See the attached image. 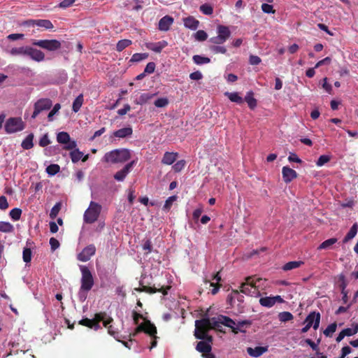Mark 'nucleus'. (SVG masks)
Instances as JSON below:
<instances>
[{"label": "nucleus", "mask_w": 358, "mask_h": 358, "mask_svg": "<svg viewBox=\"0 0 358 358\" xmlns=\"http://www.w3.org/2000/svg\"><path fill=\"white\" fill-rule=\"evenodd\" d=\"M250 324V322L248 320L238 321L237 323L230 317L220 315L217 317H212V329H215L220 332L224 333L222 325L229 327L234 334H238L241 330V327L244 325Z\"/></svg>", "instance_id": "nucleus-1"}, {"label": "nucleus", "mask_w": 358, "mask_h": 358, "mask_svg": "<svg viewBox=\"0 0 358 358\" xmlns=\"http://www.w3.org/2000/svg\"><path fill=\"white\" fill-rule=\"evenodd\" d=\"M144 332L146 334L149 335L151 337L152 341L151 345L150 346V350H152L153 348H155L157 345V338H159L157 336V327L152 324L150 320H145L144 322L140 324L134 330L133 333L129 334V342H132V337L136 336L138 333Z\"/></svg>", "instance_id": "nucleus-2"}, {"label": "nucleus", "mask_w": 358, "mask_h": 358, "mask_svg": "<svg viewBox=\"0 0 358 358\" xmlns=\"http://www.w3.org/2000/svg\"><path fill=\"white\" fill-rule=\"evenodd\" d=\"M131 158V152L127 148L115 149L106 152L103 162L110 164H122Z\"/></svg>", "instance_id": "nucleus-3"}, {"label": "nucleus", "mask_w": 358, "mask_h": 358, "mask_svg": "<svg viewBox=\"0 0 358 358\" xmlns=\"http://www.w3.org/2000/svg\"><path fill=\"white\" fill-rule=\"evenodd\" d=\"M212 329V318H202L195 321V329L194 335L197 339H203L208 336V331Z\"/></svg>", "instance_id": "nucleus-4"}, {"label": "nucleus", "mask_w": 358, "mask_h": 358, "mask_svg": "<svg viewBox=\"0 0 358 358\" xmlns=\"http://www.w3.org/2000/svg\"><path fill=\"white\" fill-rule=\"evenodd\" d=\"M80 270L82 275L79 294H81L83 292L87 293L90 291L94 284V281L92 273L87 266L80 265Z\"/></svg>", "instance_id": "nucleus-5"}, {"label": "nucleus", "mask_w": 358, "mask_h": 358, "mask_svg": "<svg viewBox=\"0 0 358 358\" xmlns=\"http://www.w3.org/2000/svg\"><path fill=\"white\" fill-rule=\"evenodd\" d=\"M102 207L98 203L91 201L89 207L85 211L83 215L84 222L87 224H92L95 222L101 212Z\"/></svg>", "instance_id": "nucleus-6"}, {"label": "nucleus", "mask_w": 358, "mask_h": 358, "mask_svg": "<svg viewBox=\"0 0 358 358\" xmlns=\"http://www.w3.org/2000/svg\"><path fill=\"white\" fill-rule=\"evenodd\" d=\"M106 316L107 313L106 312H99L94 315L93 319L83 318L78 322V324L97 331L101 328L99 322H102Z\"/></svg>", "instance_id": "nucleus-7"}, {"label": "nucleus", "mask_w": 358, "mask_h": 358, "mask_svg": "<svg viewBox=\"0 0 358 358\" xmlns=\"http://www.w3.org/2000/svg\"><path fill=\"white\" fill-rule=\"evenodd\" d=\"M4 127L8 134H13L22 131L25 124L21 117H10L6 120Z\"/></svg>", "instance_id": "nucleus-8"}, {"label": "nucleus", "mask_w": 358, "mask_h": 358, "mask_svg": "<svg viewBox=\"0 0 358 358\" xmlns=\"http://www.w3.org/2000/svg\"><path fill=\"white\" fill-rule=\"evenodd\" d=\"M240 288L242 293L251 296H257L259 294V291L256 286V282L252 277H248L245 279V282L241 284Z\"/></svg>", "instance_id": "nucleus-9"}, {"label": "nucleus", "mask_w": 358, "mask_h": 358, "mask_svg": "<svg viewBox=\"0 0 358 358\" xmlns=\"http://www.w3.org/2000/svg\"><path fill=\"white\" fill-rule=\"evenodd\" d=\"M32 45L38 46L49 51H55L61 48V43L58 40H32Z\"/></svg>", "instance_id": "nucleus-10"}, {"label": "nucleus", "mask_w": 358, "mask_h": 358, "mask_svg": "<svg viewBox=\"0 0 358 358\" xmlns=\"http://www.w3.org/2000/svg\"><path fill=\"white\" fill-rule=\"evenodd\" d=\"M52 106V101L48 98L40 99L34 103V110L31 118L35 119L43 110H49Z\"/></svg>", "instance_id": "nucleus-11"}, {"label": "nucleus", "mask_w": 358, "mask_h": 358, "mask_svg": "<svg viewBox=\"0 0 358 358\" xmlns=\"http://www.w3.org/2000/svg\"><path fill=\"white\" fill-rule=\"evenodd\" d=\"M141 287L135 288L134 290L138 292H146L149 294H155L156 292H161L163 295L166 296L168 294V291L171 289V286L161 287L160 288H156L155 287H148L143 285L142 282H139Z\"/></svg>", "instance_id": "nucleus-12"}, {"label": "nucleus", "mask_w": 358, "mask_h": 358, "mask_svg": "<svg viewBox=\"0 0 358 358\" xmlns=\"http://www.w3.org/2000/svg\"><path fill=\"white\" fill-rule=\"evenodd\" d=\"M103 326L108 329V332L110 335L113 336L117 341L121 342V341L117 338L118 332L115 329L113 325L110 324L113 322V319L107 315L105 319L102 320ZM122 344L128 348H131L129 345V343L127 341H122Z\"/></svg>", "instance_id": "nucleus-13"}, {"label": "nucleus", "mask_w": 358, "mask_h": 358, "mask_svg": "<svg viewBox=\"0 0 358 358\" xmlns=\"http://www.w3.org/2000/svg\"><path fill=\"white\" fill-rule=\"evenodd\" d=\"M96 247L94 244H90L83 249V250L77 255V259L78 261L85 262L90 259V258L95 255Z\"/></svg>", "instance_id": "nucleus-14"}, {"label": "nucleus", "mask_w": 358, "mask_h": 358, "mask_svg": "<svg viewBox=\"0 0 358 358\" xmlns=\"http://www.w3.org/2000/svg\"><path fill=\"white\" fill-rule=\"evenodd\" d=\"M199 341L196 346V350L201 352L202 355L206 352H210L212 350L213 336H208Z\"/></svg>", "instance_id": "nucleus-15"}, {"label": "nucleus", "mask_w": 358, "mask_h": 358, "mask_svg": "<svg viewBox=\"0 0 358 358\" xmlns=\"http://www.w3.org/2000/svg\"><path fill=\"white\" fill-rule=\"evenodd\" d=\"M136 164V161L133 160L129 163L127 164L123 169L116 172L114 175V178L117 181H123L127 174L131 171V169Z\"/></svg>", "instance_id": "nucleus-16"}, {"label": "nucleus", "mask_w": 358, "mask_h": 358, "mask_svg": "<svg viewBox=\"0 0 358 358\" xmlns=\"http://www.w3.org/2000/svg\"><path fill=\"white\" fill-rule=\"evenodd\" d=\"M282 175L283 181L285 183H289L294 179L297 178V173L289 166H283L282 169Z\"/></svg>", "instance_id": "nucleus-17"}, {"label": "nucleus", "mask_w": 358, "mask_h": 358, "mask_svg": "<svg viewBox=\"0 0 358 358\" xmlns=\"http://www.w3.org/2000/svg\"><path fill=\"white\" fill-rule=\"evenodd\" d=\"M320 314L315 311L311 312L306 318L305 322L313 327L316 330L320 325Z\"/></svg>", "instance_id": "nucleus-18"}, {"label": "nucleus", "mask_w": 358, "mask_h": 358, "mask_svg": "<svg viewBox=\"0 0 358 358\" xmlns=\"http://www.w3.org/2000/svg\"><path fill=\"white\" fill-rule=\"evenodd\" d=\"M174 19L170 15H165L162 17L158 24V29L162 31H167L173 24Z\"/></svg>", "instance_id": "nucleus-19"}, {"label": "nucleus", "mask_w": 358, "mask_h": 358, "mask_svg": "<svg viewBox=\"0 0 358 358\" xmlns=\"http://www.w3.org/2000/svg\"><path fill=\"white\" fill-rule=\"evenodd\" d=\"M27 56L30 57L32 59L36 62H41L45 59V54L37 49L29 46L27 49Z\"/></svg>", "instance_id": "nucleus-20"}, {"label": "nucleus", "mask_w": 358, "mask_h": 358, "mask_svg": "<svg viewBox=\"0 0 358 358\" xmlns=\"http://www.w3.org/2000/svg\"><path fill=\"white\" fill-rule=\"evenodd\" d=\"M167 45L168 43L166 41H161L157 43H147L146 47L148 49L155 52L159 53L165 47L167 46Z\"/></svg>", "instance_id": "nucleus-21"}, {"label": "nucleus", "mask_w": 358, "mask_h": 358, "mask_svg": "<svg viewBox=\"0 0 358 358\" xmlns=\"http://www.w3.org/2000/svg\"><path fill=\"white\" fill-rule=\"evenodd\" d=\"M268 351V346L262 347L257 346L255 348H248L247 352L248 354L252 357H259L262 355L264 353Z\"/></svg>", "instance_id": "nucleus-22"}, {"label": "nucleus", "mask_w": 358, "mask_h": 358, "mask_svg": "<svg viewBox=\"0 0 358 358\" xmlns=\"http://www.w3.org/2000/svg\"><path fill=\"white\" fill-rule=\"evenodd\" d=\"M183 22L185 27L192 30H196L199 24V21L192 16L183 18Z\"/></svg>", "instance_id": "nucleus-23"}, {"label": "nucleus", "mask_w": 358, "mask_h": 358, "mask_svg": "<svg viewBox=\"0 0 358 358\" xmlns=\"http://www.w3.org/2000/svg\"><path fill=\"white\" fill-rule=\"evenodd\" d=\"M133 130L131 127H125L117 131H115L113 134V136L124 138L128 136H131Z\"/></svg>", "instance_id": "nucleus-24"}, {"label": "nucleus", "mask_w": 358, "mask_h": 358, "mask_svg": "<svg viewBox=\"0 0 358 358\" xmlns=\"http://www.w3.org/2000/svg\"><path fill=\"white\" fill-rule=\"evenodd\" d=\"M217 35L225 42L231 36V31L228 27L219 25L217 27Z\"/></svg>", "instance_id": "nucleus-25"}, {"label": "nucleus", "mask_w": 358, "mask_h": 358, "mask_svg": "<svg viewBox=\"0 0 358 358\" xmlns=\"http://www.w3.org/2000/svg\"><path fill=\"white\" fill-rule=\"evenodd\" d=\"M177 157V152H166L163 156L162 162L164 164L171 165L176 160Z\"/></svg>", "instance_id": "nucleus-26"}, {"label": "nucleus", "mask_w": 358, "mask_h": 358, "mask_svg": "<svg viewBox=\"0 0 358 358\" xmlns=\"http://www.w3.org/2000/svg\"><path fill=\"white\" fill-rule=\"evenodd\" d=\"M357 231H358V224L357 222H355L351 227L350 231L348 232V234H346V236L343 238V242L344 243H346L352 239L356 236V234L357 233Z\"/></svg>", "instance_id": "nucleus-27"}, {"label": "nucleus", "mask_w": 358, "mask_h": 358, "mask_svg": "<svg viewBox=\"0 0 358 358\" xmlns=\"http://www.w3.org/2000/svg\"><path fill=\"white\" fill-rule=\"evenodd\" d=\"M245 101L247 102L249 108L253 110L257 104V99L254 97V93L252 91L248 92L245 96Z\"/></svg>", "instance_id": "nucleus-28"}, {"label": "nucleus", "mask_w": 358, "mask_h": 358, "mask_svg": "<svg viewBox=\"0 0 358 358\" xmlns=\"http://www.w3.org/2000/svg\"><path fill=\"white\" fill-rule=\"evenodd\" d=\"M155 95H156V94L143 93L136 100V103L138 104V105H143V104L146 103L148 101L152 99Z\"/></svg>", "instance_id": "nucleus-29"}, {"label": "nucleus", "mask_w": 358, "mask_h": 358, "mask_svg": "<svg viewBox=\"0 0 358 358\" xmlns=\"http://www.w3.org/2000/svg\"><path fill=\"white\" fill-rule=\"evenodd\" d=\"M224 95L228 97V99L238 104H242L243 103V99L238 95L237 92H225Z\"/></svg>", "instance_id": "nucleus-30"}, {"label": "nucleus", "mask_w": 358, "mask_h": 358, "mask_svg": "<svg viewBox=\"0 0 358 358\" xmlns=\"http://www.w3.org/2000/svg\"><path fill=\"white\" fill-rule=\"evenodd\" d=\"M34 134L32 133L29 134L22 142V147L24 150H29L34 147L33 143Z\"/></svg>", "instance_id": "nucleus-31"}, {"label": "nucleus", "mask_w": 358, "mask_h": 358, "mask_svg": "<svg viewBox=\"0 0 358 358\" xmlns=\"http://www.w3.org/2000/svg\"><path fill=\"white\" fill-rule=\"evenodd\" d=\"M303 264V262L302 261L289 262L282 266V270L285 271H290L294 268H297Z\"/></svg>", "instance_id": "nucleus-32"}, {"label": "nucleus", "mask_w": 358, "mask_h": 358, "mask_svg": "<svg viewBox=\"0 0 358 358\" xmlns=\"http://www.w3.org/2000/svg\"><path fill=\"white\" fill-rule=\"evenodd\" d=\"M29 48V46H22L19 48H13L10 50V53L12 55L17 56V55H22V56H27V49Z\"/></svg>", "instance_id": "nucleus-33"}, {"label": "nucleus", "mask_w": 358, "mask_h": 358, "mask_svg": "<svg viewBox=\"0 0 358 358\" xmlns=\"http://www.w3.org/2000/svg\"><path fill=\"white\" fill-rule=\"evenodd\" d=\"M83 103V94H80L73 101V106H72V110L75 113L78 112L79 110L80 109Z\"/></svg>", "instance_id": "nucleus-34"}, {"label": "nucleus", "mask_w": 358, "mask_h": 358, "mask_svg": "<svg viewBox=\"0 0 358 358\" xmlns=\"http://www.w3.org/2000/svg\"><path fill=\"white\" fill-rule=\"evenodd\" d=\"M14 227L8 222L0 221V231L3 233H12Z\"/></svg>", "instance_id": "nucleus-35"}, {"label": "nucleus", "mask_w": 358, "mask_h": 358, "mask_svg": "<svg viewBox=\"0 0 358 358\" xmlns=\"http://www.w3.org/2000/svg\"><path fill=\"white\" fill-rule=\"evenodd\" d=\"M36 26L43 27L45 29H52L54 26L49 20H36Z\"/></svg>", "instance_id": "nucleus-36"}, {"label": "nucleus", "mask_w": 358, "mask_h": 358, "mask_svg": "<svg viewBox=\"0 0 358 358\" xmlns=\"http://www.w3.org/2000/svg\"><path fill=\"white\" fill-rule=\"evenodd\" d=\"M259 303L264 307L271 308L275 305V301L272 296L262 297L259 299Z\"/></svg>", "instance_id": "nucleus-37"}, {"label": "nucleus", "mask_w": 358, "mask_h": 358, "mask_svg": "<svg viewBox=\"0 0 358 358\" xmlns=\"http://www.w3.org/2000/svg\"><path fill=\"white\" fill-rule=\"evenodd\" d=\"M71 139L69 134L65 131L59 132L57 135V141L61 144L68 143Z\"/></svg>", "instance_id": "nucleus-38"}, {"label": "nucleus", "mask_w": 358, "mask_h": 358, "mask_svg": "<svg viewBox=\"0 0 358 358\" xmlns=\"http://www.w3.org/2000/svg\"><path fill=\"white\" fill-rule=\"evenodd\" d=\"M132 42L131 40L129 39H122L117 42L116 45V50L118 52H122L123 50H124L127 47L131 45Z\"/></svg>", "instance_id": "nucleus-39"}, {"label": "nucleus", "mask_w": 358, "mask_h": 358, "mask_svg": "<svg viewBox=\"0 0 358 358\" xmlns=\"http://www.w3.org/2000/svg\"><path fill=\"white\" fill-rule=\"evenodd\" d=\"M338 241V239L336 238H331L327 239L322 242L317 248V250H321L324 249H327L332 245L335 244Z\"/></svg>", "instance_id": "nucleus-40"}, {"label": "nucleus", "mask_w": 358, "mask_h": 358, "mask_svg": "<svg viewBox=\"0 0 358 358\" xmlns=\"http://www.w3.org/2000/svg\"><path fill=\"white\" fill-rule=\"evenodd\" d=\"M83 156V153L78 149H75L70 152V157L72 162H78Z\"/></svg>", "instance_id": "nucleus-41"}, {"label": "nucleus", "mask_w": 358, "mask_h": 358, "mask_svg": "<svg viewBox=\"0 0 358 358\" xmlns=\"http://www.w3.org/2000/svg\"><path fill=\"white\" fill-rule=\"evenodd\" d=\"M192 59L197 65L208 64L210 62V58L198 55L193 56Z\"/></svg>", "instance_id": "nucleus-42"}, {"label": "nucleus", "mask_w": 358, "mask_h": 358, "mask_svg": "<svg viewBox=\"0 0 358 358\" xmlns=\"http://www.w3.org/2000/svg\"><path fill=\"white\" fill-rule=\"evenodd\" d=\"M22 212V211L20 208H15L10 211L9 215L13 220L17 221L21 217Z\"/></svg>", "instance_id": "nucleus-43"}, {"label": "nucleus", "mask_w": 358, "mask_h": 358, "mask_svg": "<svg viewBox=\"0 0 358 358\" xmlns=\"http://www.w3.org/2000/svg\"><path fill=\"white\" fill-rule=\"evenodd\" d=\"M200 11L206 15H210L213 13V8L209 3L202 4L199 8Z\"/></svg>", "instance_id": "nucleus-44"}, {"label": "nucleus", "mask_w": 358, "mask_h": 358, "mask_svg": "<svg viewBox=\"0 0 358 358\" xmlns=\"http://www.w3.org/2000/svg\"><path fill=\"white\" fill-rule=\"evenodd\" d=\"M59 171L60 166L56 164H50L46 168V172L50 176H54L59 173Z\"/></svg>", "instance_id": "nucleus-45"}, {"label": "nucleus", "mask_w": 358, "mask_h": 358, "mask_svg": "<svg viewBox=\"0 0 358 358\" xmlns=\"http://www.w3.org/2000/svg\"><path fill=\"white\" fill-rule=\"evenodd\" d=\"M345 336H352L358 332V323L352 324V328H346L343 330Z\"/></svg>", "instance_id": "nucleus-46"}, {"label": "nucleus", "mask_w": 358, "mask_h": 358, "mask_svg": "<svg viewBox=\"0 0 358 358\" xmlns=\"http://www.w3.org/2000/svg\"><path fill=\"white\" fill-rule=\"evenodd\" d=\"M32 252L30 248H24L22 252L23 261L26 263H29L31 260Z\"/></svg>", "instance_id": "nucleus-47"}, {"label": "nucleus", "mask_w": 358, "mask_h": 358, "mask_svg": "<svg viewBox=\"0 0 358 358\" xmlns=\"http://www.w3.org/2000/svg\"><path fill=\"white\" fill-rule=\"evenodd\" d=\"M337 328V324L336 322H334L329 324L326 329L324 331V334L326 336L331 337L332 334L336 331Z\"/></svg>", "instance_id": "nucleus-48"}, {"label": "nucleus", "mask_w": 358, "mask_h": 358, "mask_svg": "<svg viewBox=\"0 0 358 358\" xmlns=\"http://www.w3.org/2000/svg\"><path fill=\"white\" fill-rule=\"evenodd\" d=\"M278 316L280 321L283 322L290 321L293 319V315L291 313L287 311L280 313Z\"/></svg>", "instance_id": "nucleus-49"}, {"label": "nucleus", "mask_w": 358, "mask_h": 358, "mask_svg": "<svg viewBox=\"0 0 358 358\" xmlns=\"http://www.w3.org/2000/svg\"><path fill=\"white\" fill-rule=\"evenodd\" d=\"M148 57L147 53H135L132 55L131 61L134 62H138L143 59H145Z\"/></svg>", "instance_id": "nucleus-50"}, {"label": "nucleus", "mask_w": 358, "mask_h": 358, "mask_svg": "<svg viewBox=\"0 0 358 358\" xmlns=\"http://www.w3.org/2000/svg\"><path fill=\"white\" fill-rule=\"evenodd\" d=\"M61 207H62V204L61 203H57L50 210V217L52 218V219H55L59 210H61Z\"/></svg>", "instance_id": "nucleus-51"}, {"label": "nucleus", "mask_w": 358, "mask_h": 358, "mask_svg": "<svg viewBox=\"0 0 358 358\" xmlns=\"http://www.w3.org/2000/svg\"><path fill=\"white\" fill-rule=\"evenodd\" d=\"M195 39L198 41H204L208 38V34L203 30H199L194 34Z\"/></svg>", "instance_id": "nucleus-52"}, {"label": "nucleus", "mask_w": 358, "mask_h": 358, "mask_svg": "<svg viewBox=\"0 0 358 358\" xmlns=\"http://www.w3.org/2000/svg\"><path fill=\"white\" fill-rule=\"evenodd\" d=\"M331 159V157L329 155H323L320 156L317 161L316 162V165L317 166H322L324 165L326 163L329 162Z\"/></svg>", "instance_id": "nucleus-53"}, {"label": "nucleus", "mask_w": 358, "mask_h": 358, "mask_svg": "<svg viewBox=\"0 0 358 358\" xmlns=\"http://www.w3.org/2000/svg\"><path fill=\"white\" fill-rule=\"evenodd\" d=\"M154 104L157 108H163L169 104V99L165 97L159 98L155 101Z\"/></svg>", "instance_id": "nucleus-54"}, {"label": "nucleus", "mask_w": 358, "mask_h": 358, "mask_svg": "<svg viewBox=\"0 0 358 358\" xmlns=\"http://www.w3.org/2000/svg\"><path fill=\"white\" fill-rule=\"evenodd\" d=\"M61 105L59 103H56L51 111L48 115V121L51 122L53 120V116L60 110Z\"/></svg>", "instance_id": "nucleus-55"}, {"label": "nucleus", "mask_w": 358, "mask_h": 358, "mask_svg": "<svg viewBox=\"0 0 358 358\" xmlns=\"http://www.w3.org/2000/svg\"><path fill=\"white\" fill-rule=\"evenodd\" d=\"M49 144H50V141L49 139V137H48V134H45L39 140V142H38V145L41 146V147H45L47 145H48Z\"/></svg>", "instance_id": "nucleus-56"}, {"label": "nucleus", "mask_w": 358, "mask_h": 358, "mask_svg": "<svg viewBox=\"0 0 358 358\" xmlns=\"http://www.w3.org/2000/svg\"><path fill=\"white\" fill-rule=\"evenodd\" d=\"M185 161L182 159V160H180V161H178L173 166V169L174 170L175 172H180L182 169H184L185 166Z\"/></svg>", "instance_id": "nucleus-57"}, {"label": "nucleus", "mask_w": 358, "mask_h": 358, "mask_svg": "<svg viewBox=\"0 0 358 358\" xmlns=\"http://www.w3.org/2000/svg\"><path fill=\"white\" fill-rule=\"evenodd\" d=\"M262 10L265 13H272L274 14L275 13V10L273 9V7L272 5H270L268 3H263L262 5Z\"/></svg>", "instance_id": "nucleus-58"}, {"label": "nucleus", "mask_w": 358, "mask_h": 358, "mask_svg": "<svg viewBox=\"0 0 358 358\" xmlns=\"http://www.w3.org/2000/svg\"><path fill=\"white\" fill-rule=\"evenodd\" d=\"M176 197L175 196H171L169 197L165 201V203L163 206V209L165 210H169L171 208L173 202L176 200Z\"/></svg>", "instance_id": "nucleus-59"}, {"label": "nucleus", "mask_w": 358, "mask_h": 358, "mask_svg": "<svg viewBox=\"0 0 358 358\" xmlns=\"http://www.w3.org/2000/svg\"><path fill=\"white\" fill-rule=\"evenodd\" d=\"M339 281L341 282V283L339 285V287L341 289V292H346L347 290L345 289H346V287L348 285V283H347V282L345 280V277L344 275H341L339 276Z\"/></svg>", "instance_id": "nucleus-60"}, {"label": "nucleus", "mask_w": 358, "mask_h": 358, "mask_svg": "<svg viewBox=\"0 0 358 358\" xmlns=\"http://www.w3.org/2000/svg\"><path fill=\"white\" fill-rule=\"evenodd\" d=\"M210 50L214 53H222L225 54L227 52V49L224 46H219V45H213L210 47Z\"/></svg>", "instance_id": "nucleus-61"}, {"label": "nucleus", "mask_w": 358, "mask_h": 358, "mask_svg": "<svg viewBox=\"0 0 358 358\" xmlns=\"http://www.w3.org/2000/svg\"><path fill=\"white\" fill-rule=\"evenodd\" d=\"M77 146V143L75 141H68V143H64V149L66 150H73Z\"/></svg>", "instance_id": "nucleus-62"}, {"label": "nucleus", "mask_w": 358, "mask_h": 358, "mask_svg": "<svg viewBox=\"0 0 358 358\" xmlns=\"http://www.w3.org/2000/svg\"><path fill=\"white\" fill-rule=\"evenodd\" d=\"M261 58L257 55H251L249 57V63L251 65H258L261 63Z\"/></svg>", "instance_id": "nucleus-63"}, {"label": "nucleus", "mask_w": 358, "mask_h": 358, "mask_svg": "<svg viewBox=\"0 0 358 358\" xmlns=\"http://www.w3.org/2000/svg\"><path fill=\"white\" fill-rule=\"evenodd\" d=\"M156 65L154 62H151L147 64L144 71L145 73H152L155 71Z\"/></svg>", "instance_id": "nucleus-64"}]
</instances>
